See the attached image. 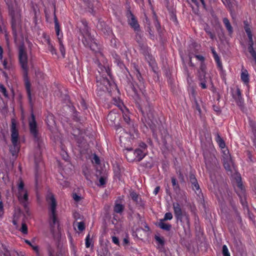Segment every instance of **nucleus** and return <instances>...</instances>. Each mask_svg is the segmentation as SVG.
<instances>
[{"label":"nucleus","instance_id":"obj_58","mask_svg":"<svg viewBox=\"0 0 256 256\" xmlns=\"http://www.w3.org/2000/svg\"><path fill=\"white\" fill-rule=\"evenodd\" d=\"M194 102H195V105H194L195 108L196 110H198V114H201V109H200V106L199 104H198L196 100H195Z\"/></svg>","mask_w":256,"mask_h":256},{"label":"nucleus","instance_id":"obj_37","mask_svg":"<svg viewBox=\"0 0 256 256\" xmlns=\"http://www.w3.org/2000/svg\"><path fill=\"white\" fill-rule=\"evenodd\" d=\"M222 150L224 154V160L230 161V156L228 149L225 148Z\"/></svg>","mask_w":256,"mask_h":256},{"label":"nucleus","instance_id":"obj_61","mask_svg":"<svg viewBox=\"0 0 256 256\" xmlns=\"http://www.w3.org/2000/svg\"><path fill=\"white\" fill-rule=\"evenodd\" d=\"M72 198L76 202H78L80 200V196L76 193L72 194Z\"/></svg>","mask_w":256,"mask_h":256},{"label":"nucleus","instance_id":"obj_54","mask_svg":"<svg viewBox=\"0 0 256 256\" xmlns=\"http://www.w3.org/2000/svg\"><path fill=\"white\" fill-rule=\"evenodd\" d=\"M106 183V178L104 176H101L99 179V183L98 184V186H103Z\"/></svg>","mask_w":256,"mask_h":256},{"label":"nucleus","instance_id":"obj_32","mask_svg":"<svg viewBox=\"0 0 256 256\" xmlns=\"http://www.w3.org/2000/svg\"><path fill=\"white\" fill-rule=\"evenodd\" d=\"M54 28H55V30H56V34L58 36V38H61L62 36H60V25L58 24V20L55 14L54 16Z\"/></svg>","mask_w":256,"mask_h":256},{"label":"nucleus","instance_id":"obj_24","mask_svg":"<svg viewBox=\"0 0 256 256\" xmlns=\"http://www.w3.org/2000/svg\"><path fill=\"white\" fill-rule=\"evenodd\" d=\"M240 78L244 82V83L245 84H248L250 82L249 74L248 70L246 69L242 70L240 74Z\"/></svg>","mask_w":256,"mask_h":256},{"label":"nucleus","instance_id":"obj_38","mask_svg":"<svg viewBox=\"0 0 256 256\" xmlns=\"http://www.w3.org/2000/svg\"><path fill=\"white\" fill-rule=\"evenodd\" d=\"M244 30L248 35V39L251 40V38H252V34L248 22H244Z\"/></svg>","mask_w":256,"mask_h":256},{"label":"nucleus","instance_id":"obj_16","mask_svg":"<svg viewBox=\"0 0 256 256\" xmlns=\"http://www.w3.org/2000/svg\"><path fill=\"white\" fill-rule=\"evenodd\" d=\"M42 36L44 38V42L48 45V49L52 54H56V50L50 40V36L45 33H42Z\"/></svg>","mask_w":256,"mask_h":256},{"label":"nucleus","instance_id":"obj_55","mask_svg":"<svg viewBox=\"0 0 256 256\" xmlns=\"http://www.w3.org/2000/svg\"><path fill=\"white\" fill-rule=\"evenodd\" d=\"M176 220L177 222H180V224L182 225V227L184 228L185 230L186 229V228H187V226L186 224V220L184 219H181V220Z\"/></svg>","mask_w":256,"mask_h":256},{"label":"nucleus","instance_id":"obj_64","mask_svg":"<svg viewBox=\"0 0 256 256\" xmlns=\"http://www.w3.org/2000/svg\"><path fill=\"white\" fill-rule=\"evenodd\" d=\"M114 117H116V114H114V113H112V112H110L108 116V118L112 121V118H114Z\"/></svg>","mask_w":256,"mask_h":256},{"label":"nucleus","instance_id":"obj_9","mask_svg":"<svg viewBox=\"0 0 256 256\" xmlns=\"http://www.w3.org/2000/svg\"><path fill=\"white\" fill-rule=\"evenodd\" d=\"M126 16L128 24L130 25V28L134 30V32L136 33V38H138V36H140V35L139 34L140 32V26L138 24L136 17L132 13L130 8L126 10Z\"/></svg>","mask_w":256,"mask_h":256},{"label":"nucleus","instance_id":"obj_56","mask_svg":"<svg viewBox=\"0 0 256 256\" xmlns=\"http://www.w3.org/2000/svg\"><path fill=\"white\" fill-rule=\"evenodd\" d=\"M73 119L76 122L80 120V118L78 117V112L75 110L74 112L72 114Z\"/></svg>","mask_w":256,"mask_h":256},{"label":"nucleus","instance_id":"obj_50","mask_svg":"<svg viewBox=\"0 0 256 256\" xmlns=\"http://www.w3.org/2000/svg\"><path fill=\"white\" fill-rule=\"evenodd\" d=\"M4 208L2 202L0 200V219L2 218L4 214Z\"/></svg>","mask_w":256,"mask_h":256},{"label":"nucleus","instance_id":"obj_41","mask_svg":"<svg viewBox=\"0 0 256 256\" xmlns=\"http://www.w3.org/2000/svg\"><path fill=\"white\" fill-rule=\"evenodd\" d=\"M142 165L143 166L150 168L153 166V160L151 158H149L148 160H146L142 163Z\"/></svg>","mask_w":256,"mask_h":256},{"label":"nucleus","instance_id":"obj_30","mask_svg":"<svg viewBox=\"0 0 256 256\" xmlns=\"http://www.w3.org/2000/svg\"><path fill=\"white\" fill-rule=\"evenodd\" d=\"M238 195L240 198V203L243 206L244 208L247 207L248 205L247 202L246 201V193H244L243 192H238Z\"/></svg>","mask_w":256,"mask_h":256},{"label":"nucleus","instance_id":"obj_35","mask_svg":"<svg viewBox=\"0 0 256 256\" xmlns=\"http://www.w3.org/2000/svg\"><path fill=\"white\" fill-rule=\"evenodd\" d=\"M124 210V205L120 204H116L114 208V210L115 212L120 214Z\"/></svg>","mask_w":256,"mask_h":256},{"label":"nucleus","instance_id":"obj_48","mask_svg":"<svg viewBox=\"0 0 256 256\" xmlns=\"http://www.w3.org/2000/svg\"><path fill=\"white\" fill-rule=\"evenodd\" d=\"M176 174L178 175V178H179L180 182H184V176L180 171V170H178L176 172Z\"/></svg>","mask_w":256,"mask_h":256},{"label":"nucleus","instance_id":"obj_47","mask_svg":"<svg viewBox=\"0 0 256 256\" xmlns=\"http://www.w3.org/2000/svg\"><path fill=\"white\" fill-rule=\"evenodd\" d=\"M172 218V214L171 212H168L165 214L164 218L162 219V220H171Z\"/></svg>","mask_w":256,"mask_h":256},{"label":"nucleus","instance_id":"obj_4","mask_svg":"<svg viewBox=\"0 0 256 256\" xmlns=\"http://www.w3.org/2000/svg\"><path fill=\"white\" fill-rule=\"evenodd\" d=\"M46 201L48 204L49 224L50 232L54 234L60 231L59 220L56 214V201L53 194L49 193L46 196Z\"/></svg>","mask_w":256,"mask_h":256},{"label":"nucleus","instance_id":"obj_18","mask_svg":"<svg viewBox=\"0 0 256 256\" xmlns=\"http://www.w3.org/2000/svg\"><path fill=\"white\" fill-rule=\"evenodd\" d=\"M190 180L192 184V186L193 190H195L196 192L198 190L199 191V192H200L201 190H200V186L194 174H190Z\"/></svg>","mask_w":256,"mask_h":256},{"label":"nucleus","instance_id":"obj_11","mask_svg":"<svg viewBox=\"0 0 256 256\" xmlns=\"http://www.w3.org/2000/svg\"><path fill=\"white\" fill-rule=\"evenodd\" d=\"M225 188H226V192H224V194H222L220 192L222 198L224 201H226L230 204L232 206L234 210V211L235 214H236V217L238 218V220L239 221L241 222L242 218L240 216V212L238 210V209L234 202L232 198V192L226 187Z\"/></svg>","mask_w":256,"mask_h":256},{"label":"nucleus","instance_id":"obj_31","mask_svg":"<svg viewBox=\"0 0 256 256\" xmlns=\"http://www.w3.org/2000/svg\"><path fill=\"white\" fill-rule=\"evenodd\" d=\"M195 57L196 58L197 60H198L201 62L200 64V66L198 69H200L201 68H202V66H203L204 70H206V66L204 62V60H205L204 57L202 55H196Z\"/></svg>","mask_w":256,"mask_h":256},{"label":"nucleus","instance_id":"obj_13","mask_svg":"<svg viewBox=\"0 0 256 256\" xmlns=\"http://www.w3.org/2000/svg\"><path fill=\"white\" fill-rule=\"evenodd\" d=\"M11 24L12 34L14 36V40H16L17 38V31L19 30L21 27L20 19L18 18L12 16Z\"/></svg>","mask_w":256,"mask_h":256},{"label":"nucleus","instance_id":"obj_25","mask_svg":"<svg viewBox=\"0 0 256 256\" xmlns=\"http://www.w3.org/2000/svg\"><path fill=\"white\" fill-rule=\"evenodd\" d=\"M140 52L143 54V55L146 57V59L152 60V56L150 54V50L148 49L147 46H146L144 44H142L140 46Z\"/></svg>","mask_w":256,"mask_h":256},{"label":"nucleus","instance_id":"obj_46","mask_svg":"<svg viewBox=\"0 0 256 256\" xmlns=\"http://www.w3.org/2000/svg\"><path fill=\"white\" fill-rule=\"evenodd\" d=\"M33 250L34 251V252H36V256H42V254L38 246H33Z\"/></svg>","mask_w":256,"mask_h":256},{"label":"nucleus","instance_id":"obj_40","mask_svg":"<svg viewBox=\"0 0 256 256\" xmlns=\"http://www.w3.org/2000/svg\"><path fill=\"white\" fill-rule=\"evenodd\" d=\"M98 66L100 70L102 72H105L108 76H110V70L108 66H104L99 62H98Z\"/></svg>","mask_w":256,"mask_h":256},{"label":"nucleus","instance_id":"obj_62","mask_svg":"<svg viewBox=\"0 0 256 256\" xmlns=\"http://www.w3.org/2000/svg\"><path fill=\"white\" fill-rule=\"evenodd\" d=\"M93 159H94V161L96 164H100V158H99L98 156L97 155L94 154Z\"/></svg>","mask_w":256,"mask_h":256},{"label":"nucleus","instance_id":"obj_26","mask_svg":"<svg viewBox=\"0 0 256 256\" xmlns=\"http://www.w3.org/2000/svg\"><path fill=\"white\" fill-rule=\"evenodd\" d=\"M211 51L213 54V57L216 62V64L218 65V66L220 68L222 69V63L220 62V58L217 54L216 51L215 50L214 48H211Z\"/></svg>","mask_w":256,"mask_h":256},{"label":"nucleus","instance_id":"obj_14","mask_svg":"<svg viewBox=\"0 0 256 256\" xmlns=\"http://www.w3.org/2000/svg\"><path fill=\"white\" fill-rule=\"evenodd\" d=\"M84 1L88 6V12L92 15H94L96 14L95 9L99 6V2L98 0H86Z\"/></svg>","mask_w":256,"mask_h":256},{"label":"nucleus","instance_id":"obj_44","mask_svg":"<svg viewBox=\"0 0 256 256\" xmlns=\"http://www.w3.org/2000/svg\"><path fill=\"white\" fill-rule=\"evenodd\" d=\"M0 92L5 96L8 98V94L7 92L6 88L2 84H0Z\"/></svg>","mask_w":256,"mask_h":256},{"label":"nucleus","instance_id":"obj_17","mask_svg":"<svg viewBox=\"0 0 256 256\" xmlns=\"http://www.w3.org/2000/svg\"><path fill=\"white\" fill-rule=\"evenodd\" d=\"M46 122L50 130H52L56 126V122L52 114H48Z\"/></svg>","mask_w":256,"mask_h":256},{"label":"nucleus","instance_id":"obj_60","mask_svg":"<svg viewBox=\"0 0 256 256\" xmlns=\"http://www.w3.org/2000/svg\"><path fill=\"white\" fill-rule=\"evenodd\" d=\"M112 242L116 245H119L120 244L118 238L116 236H112Z\"/></svg>","mask_w":256,"mask_h":256},{"label":"nucleus","instance_id":"obj_45","mask_svg":"<svg viewBox=\"0 0 256 256\" xmlns=\"http://www.w3.org/2000/svg\"><path fill=\"white\" fill-rule=\"evenodd\" d=\"M222 253L223 256H230L228 252V250L226 245H224L222 246Z\"/></svg>","mask_w":256,"mask_h":256},{"label":"nucleus","instance_id":"obj_28","mask_svg":"<svg viewBox=\"0 0 256 256\" xmlns=\"http://www.w3.org/2000/svg\"><path fill=\"white\" fill-rule=\"evenodd\" d=\"M164 221L165 220H162L160 219V222L158 224V226L163 230L166 231L170 230L172 228V225L164 223Z\"/></svg>","mask_w":256,"mask_h":256},{"label":"nucleus","instance_id":"obj_29","mask_svg":"<svg viewBox=\"0 0 256 256\" xmlns=\"http://www.w3.org/2000/svg\"><path fill=\"white\" fill-rule=\"evenodd\" d=\"M130 196L134 202H135L137 204L141 205L142 198L138 194L134 192H130Z\"/></svg>","mask_w":256,"mask_h":256},{"label":"nucleus","instance_id":"obj_12","mask_svg":"<svg viewBox=\"0 0 256 256\" xmlns=\"http://www.w3.org/2000/svg\"><path fill=\"white\" fill-rule=\"evenodd\" d=\"M206 70H204V67L200 69H198L196 73V78L199 81V86L202 89H206L207 88V80L206 77Z\"/></svg>","mask_w":256,"mask_h":256},{"label":"nucleus","instance_id":"obj_22","mask_svg":"<svg viewBox=\"0 0 256 256\" xmlns=\"http://www.w3.org/2000/svg\"><path fill=\"white\" fill-rule=\"evenodd\" d=\"M254 41L252 38L248 39V51L250 54L252 56V57L254 60L256 64V52L254 49Z\"/></svg>","mask_w":256,"mask_h":256},{"label":"nucleus","instance_id":"obj_19","mask_svg":"<svg viewBox=\"0 0 256 256\" xmlns=\"http://www.w3.org/2000/svg\"><path fill=\"white\" fill-rule=\"evenodd\" d=\"M154 239L158 243L157 248L160 252L164 251V246L165 244L164 238L163 237H160L158 235H155Z\"/></svg>","mask_w":256,"mask_h":256},{"label":"nucleus","instance_id":"obj_36","mask_svg":"<svg viewBox=\"0 0 256 256\" xmlns=\"http://www.w3.org/2000/svg\"><path fill=\"white\" fill-rule=\"evenodd\" d=\"M204 30L206 33L210 36V37L212 40H214L216 38L214 33L210 31V28L208 24H206L204 28Z\"/></svg>","mask_w":256,"mask_h":256},{"label":"nucleus","instance_id":"obj_57","mask_svg":"<svg viewBox=\"0 0 256 256\" xmlns=\"http://www.w3.org/2000/svg\"><path fill=\"white\" fill-rule=\"evenodd\" d=\"M61 154L64 160H68V155L67 152L63 148L62 149Z\"/></svg>","mask_w":256,"mask_h":256},{"label":"nucleus","instance_id":"obj_59","mask_svg":"<svg viewBox=\"0 0 256 256\" xmlns=\"http://www.w3.org/2000/svg\"><path fill=\"white\" fill-rule=\"evenodd\" d=\"M82 172H83L84 174V175L86 179L88 180H90V176L88 174V170L87 169H86L85 170H84Z\"/></svg>","mask_w":256,"mask_h":256},{"label":"nucleus","instance_id":"obj_2","mask_svg":"<svg viewBox=\"0 0 256 256\" xmlns=\"http://www.w3.org/2000/svg\"><path fill=\"white\" fill-rule=\"evenodd\" d=\"M42 124L38 123L34 115L33 114V144L36 147V156L38 158L35 160V184L36 190L38 198H39L38 190L40 187L39 184V176L40 174V168L43 166L42 161L41 154L44 148V143L42 138L41 136L40 128Z\"/></svg>","mask_w":256,"mask_h":256},{"label":"nucleus","instance_id":"obj_3","mask_svg":"<svg viewBox=\"0 0 256 256\" xmlns=\"http://www.w3.org/2000/svg\"><path fill=\"white\" fill-rule=\"evenodd\" d=\"M18 60L21 68L23 70L24 80L31 108L30 115L28 118V124L30 132L32 133V98L30 91V83L28 78V56L23 44L20 45L18 47Z\"/></svg>","mask_w":256,"mask_h":256},{"label":"nucleus","instance_id":"obj_27","mask_svg":"<svg viewBox=\"0 0 256 256\" xmlns=\"http://www.w3.org/2000/svg\"><path fill=\"white\" fill-rule=\"evenodd\" d=\"M216 136V141L218 144L220 148H221V149L224 148L226 147V144L223 140V138L220 136V134L218 132H216L215 134Z\"/></svg>","mask_w":256,"mask_h":256},{"label":"nucleus","instance_id":"obj_10","mask_svg":"<svg viewBox=\"0 0 256 256\" xmlns=\"http://www.w3.org/2000/svg\"><path fill=\"white\" fill-rule=\"evenodd\" d=\"M18 190V200L23 204L26 210L28 207V194L27 191L24 188V182L21 178L19 180Z\"/></svg>","mask_w":256,"mask_h":256},{"label":"nucleus","instance_id":"obj_42","mask_svg":"<svg viewBox=\"0 0 256 256\" xmlns=\"http://www.w3.org/2000/svg\"><path fill=\"white\" fill-rule=\"evenodd\" d=\"M238 189L236 190V192L238 194V192H243L244 193H246L245 189L242 185V184L240 182H238L237 185Z\"/></svg>","mask_w":256,"mask_h":256},{"label":"nucleus","instance_id":"obj_39","mask_svg":"<svg viewBox=\"0 0 256 256\" xmlns=\"http://www.w3.org/2000/svg\"><path fill=\"white\" fill-rule=\"evenodd\" d=\"M58 43H59V46H60V48H59L60 51L62 55V58H64L65 57L66 50H65V48H64V46L62 42V39L60 38H58Z\"/></svg>","mask_w":256,"mask_h":256},{"label":"nucleus","instance_id":"obj_34","mask_svg":"<svg viewBox=\"0 0 256 256\" xmlns=\"http://www.w3.org/2000/svg\"><path fill=\"white\" fill-rule=\"evenodd\" d=\"M222 21H223V22H224V24L225 25L226 29L228 31L229 33L232 34L233 31L232 28L230 24L229 20L227 18H223Z\"/></svg>","mask_w":256,"mask_h":256},{"label":"nucleus","instance_id":"obj_15","mask_svg":"<svg viewBox=\"0 0 256 256\" xmlns=\"http://www.w3.org/2000/svg\"><path fill=\"white\" fill-rule=\"evenodd\" d=\"M124 152L126 158L128 162H132L136 161V157L134 150L132 148H126Z\"/></svg>","mask_w":256,"mask_h":256},{"label":"nucleus","instance_id":"obj_23","mask_svg":"<svg viewBox=\"0 0 256 256\" xmlns=\"http://www.w3.org/2000/svg\"><path fill=\"white\" fill-rule=\"evenodd\" d=\"M136 161L140 162L145 156L146 154L140 148H137L134 150Z\"/></svg>","mask_w":256,"mask_h":256},{"label":"nucleus","instance_id":"obj_1","mask_svg":"<svg viewBox=\"0 0 256 256\" xmlns=\"http://www.w3.org/2000/svg\"><path fill=\"white\" fill-rule=\"evenodd\" d=\"M136 77L138 80V84H135L133 82H130V86L134 92L136 96L138 97V94L136 88H138L140 90V91L142 92L144 99L146 100V102H142L138 98V100H136V104L140 112L144 117L145 114H146L148 120L150 121L148 122V124H150V122L153 124L154 120V110L150 105L148 98L146 92L144 79L138 70H136Z\"/></svg>","mask_w":256,"mask_h":256},{"label":"nucleus","instance_id":"obj_21","mask_svg":"<svg viewBox=\"0 0 256 256\" xmlns=\"http://www.w3.org/2000/svg\"><path fill=\"white\" fill-rule=\"evenodd\" d=\"M112 58L114 59V62L120 69L126 68L123 62L121 60L119 55L116 52L112 54Z\"/></svg>","mask_w":256,"mask_h":256},{"label":"nucleus","instance_id":"obj_6","mask_svg":"<svg viewBox=\"0 0 256 256\" xmlns=\"http://www.w3.org/2000/svg\"><path fill=\"white\" fill-rule=\"evenodd\" d=\"M205 164L207 170L209 171L210 176L212 179V174L214 170L218 168V162L215 156L210 152L204 154Z\"/></svg>","mask_w":256,"mask_h":256},{"label":"nucleus","instance_id":"obj_20","mask_svg":"<svg viewBox=\"0 0 256 256\" xmlns=\"http://www.w3.org/2000/svg\"><path fill=\"white\" fill-rule=\"evenodd\" d=\"M233 97L238 106H241L242 105L244 100L242 96L240 90L238 88H236L235 94H233Z\"/></svg>","mask_w":256,"mask_h":256},{"label":"nucleus","instance_id":"obj_33","mask_svg":"<svg viewBox=\"0 0 256 256\" xmlns=\"http://www.w3.org/2000/svg\"><path fill=\"white\" fill-rule=\"evenodd\" d=\"M171 179L174 190L176 192H179L180 190V188L176 178L175 177H172Z\"/></svg>","mask_w":256,"mask_h":256},{"label":"nucleus","instance_id":"obj_63","mask_svg":"<svg viewBox=\"0 0 256 256\" xmlns=\"http://www.w3.org/2000/svg\"><path fill=\"white\" fill-rule=\"evenodd\" d=\"M139 146L140 147V148H141L142 150H146L147 148V146L144 142H140Z\"/></svg>","mask_w":256,"mask_h":256},{"label":"nucleus","instance_id":"obj_53","mask_svg":"<svg viewBox=\"0 0 256 256\" xmlns=\"http://www.w3.org/2000/svg\"><path fill=\"white\" fill-rule=\"evenodd\" d=\"M20 230L24 234H26L28 233V227L26 224L22 223V228Z\"/></svg>","mask_w":256,"mask_h":256},{"label":"nucleus","instance_id":"obj_52","mask_svg":"<svg viewBox=\"0 0 256 256\" xmlns=\"http://www.w3.org/2000/svg\"><path fill=\"white\" fill-rule=\"evenodd\" d=\"M78 228L79 230L83 231L85 229L84 223L83 222H78Z\"/></svg>","mask_w":256,"mask_h":256},{"label":"nucleus","instance_id":"obj_7","mask_svg":"<svg viewBox=\"0 0 256 256\" xmlns=\"http://www.w3.org/2000/svg\"><path fill=\"white\" fill-rule=\"evenodd\" d=\"M82 22L84 26V28L82 30V33L84 36L82 42L86 46L90 47L92 50H94V49L92 47L94 45L96 46V44L94 42V40L90 36L89 32V28L88 26V23L85 20H82Z\"/></svg>","mask_w":256,"mask_h":256},{"label":"nucleus","instance_id":"obj_51","mask_svg":"<svg viewBox=\"0 0 256 256\" xmlns=\"http://www.w3.org/2000/svg\"><path fill=\"white\" fill-rule=\"evenodd\" d=\"M91 240L90 238V234H88L86 238V247L88 248L90 246Z\"/></svg>","mask_w":256,"mask_h":256},{"label":"nucleus","instance_id":"obj_8","mask_svg":"<svg viewBox=\"0 0 256 256\" xmlns=\"http://www.w3.org/2000/svg\"><path fill=\"white\" fill-rule=\"evenodd\" d=\"M176 220L184 219L188 229L190 228V220L188 215L184 211H182L180 204L178 202H174L172 204Z\"/></svg>","mask_w":256,"mask_h":256},{"label":"nucleus","instance_id":"obj_43","mask_svg":"<svg viewBox=\"0 0 256 256\" xmlns=\"http://www.w3.org/2000/svg\"><path fill=\"white\" fill-rule=\"evenodd\" d=\"M36 77L38 80V83H39L40 80L44 79V76L41 72L38 70L36 72Z\"/></svg>","mask_w":256,"mask_h":256},{"label":"nucleus","instance_id":"obj_5","mask_svg":"<svg viewBox=\"0 0 256 256\" xmlns=\"http://www.w3.org/2000/svg\"><path fill=\"white\" fill-rule=\"evenodd\" d=\"M10 138L12 145L10 147V151L13 156H15L20 150L19 133L16 128V121L14 119L12 120L10 126Z\"/></svg>","mask_w":256,"mask_h":256},{"label":"nucleus","instance_id":"obj_49","mask_svg":"<svg viewBox=\"0 0 256 256\" xmlns=\"http://www.w3.org/2000/svg\"><path fill=\"white\" fill-rule=\"evenodd\" d=\"M100 83L106 86L108 85H110V80L106 78L102 77V78H100Z\"/></svg>","mask_w":256,"mask_h":256}]
</instances>
